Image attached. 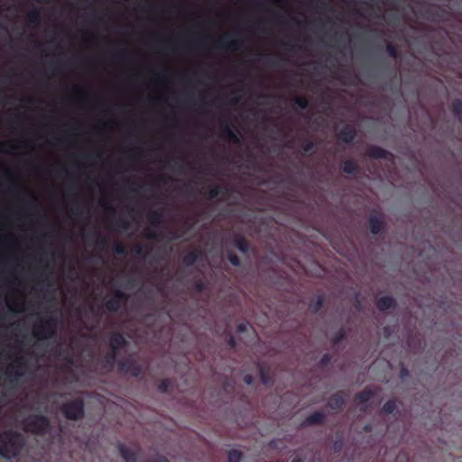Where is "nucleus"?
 <instances>
[{
    "label": "nucleus",
    "mask_w": 462,
    "mask_h": 462,
    "mask_svg": "<svg viewBox=\"0 0 462 462\" xmlns=\"http://www.w3.org/2000/svg\"><path fill=\"white\" fill-rule=\"evenodd\" d=\"M21 448V439L18 435L5 433L0 435V455L5 457L15 456Z\"/></svg>",
    "instance_id": "nucleus-1"
},
{
    "label": "nucleus",
    "mask_w": 462,
    "mask_h": 462,
    "mask_svg": "<svg viewBox=\"0 0 462 462\" xmlns=\"http://www.w3.org/2000/svg\"><path fill=\"white\" fill-rule=\"evenodd\" d=\"M49 427V422L46 418L43 416H31L29 417L24 423V428L26 430L41 434L43 433Z\"/></svg>",
    "instance_id": "nucleus-2"
},
{
    "label": "nucleus",
    "mask_w": 462,
    "mask_h": 462,
    "mask_svg": "<svg viewBox=\"0 0 462 462\" xmlns=\"http://www.w3.org/2000/svg\"><path fill=\"white\" fill-rule=\"evenodd\" d=\"M63 412L69 419L76 420L83 415V402L75 400L63 406Z\"/></svg>",
    "instance_id": "nucleus-3"
},
{
    "label": "nucleus",
    "mask_w": 462,
    "mask_h": 462,
    "mask_svg": "<svg viewBox=\"0 0 462 462\" xmlns=\"http://www.w3.org/2000/svg\"><path fill=\"white\" fill-rule=\"evenodd\" d=\"M216 47L231 51H237L242 47V42L238 39L232 38L229 34H226L217 41Z\"/></svg>",
    "instance_id": "nucleus-4"
},
{
    "label": "nucleus",
    "mask_w": 462,
    "mask_h": 462,
    "mask_svg": "<svg viewBox=\"0 0 462 462\" xmlns=\"http://www.w3.org/2000/svg\"><path fill=\"white\" fill-rule=\"evenodd\" d=\"M117 452L121 455V457L126 462H135L136 461V458H137L136 453L123 445L117 444Z\"/></svg>",
    "instance_id": "nucleus-5"
},
{
    "label": "nucleus",
    "mask_w": 462,
    "mask_h": 462,
    "mask_svg": "<svg viewBox=\"0 0 462 462\" xmlns=\"http://www.w3.org/2000/svg\"><path fill=\"white\" fill-rule=\"evenodd\" d=\"M355 134L356 132L354 127L351 125H346L340 130L338 137L345 143H350L354 139Z\"/></svg>",
    "instance_id": "nucleus-6"
},
{
    "label": "nucleus",
    "mask_w": 462,
    "mask_h": 462,
    "mask_svg": "<svg viewBox=\"0 0 462 462\" xmlns=\"http://www.w3.org/2000/svg\"><path fill=\"white\" fill-rule=\"evenodd\" d=\"M147 218L149 223L156 227L158 226L162 220V211L159 209H152L147 214Z\"/></svg>",
    "instance_id": "nucleus-7"
},
{
    "label": "nucleus",
    "mask_w": 462,
    "mask_h": 462,
    "mask_svg": "<svg viewBox=\"0 0 462 462\" xmlns=\"http://www.w3.org/2000/svg\"><path fill=\"white\" fill-rule=\"evenodd\" d=\"M344 403V396L342 393L334 394L328 401V406L333 409L340 408Z\"/></svg>",
    "instance_id": "nucleus-8"
},
{
    "label": "nucleus",
    "mask_w": 462,
    "mask_h": 462,
    "mask_svg": "<svg viewBox=\"0 0 462 462\" xmlns=\"http://www.w3.org/2000/svg\"><path fill=\"white\" fill-rule=\"evenodd\" d=\"M371 396H372L371 391H367V390L357 394L356 399L358 400V402L360 404V410L366 409L365 402L370 400Z\"/></svg>",
    "instance_id": "nucleus-9"
},
{
    "label": "nucleus",
    "mask_w": 462,
    "mask_h": 462,
    "mask_svg": "<svg viewBox=\"0 0 462 462\" xmlns=\"http://www.w3.org/2000/svg\"><path fill=\"white\" fill-rule=\"evenodd\" d=\"M393 300L391 297L383 296L378 299L377 308L381 310H388L393 305Z\"/></svg>",
    "instance_id": "nucleus-10"
},
{
    "label": "nucleus",
    "mask_w": 462,
    "mask_h": 462,
    "mask_svg": "<svg viewBox=\"0 0 462 462\" xmlns=\"http://www.w3.org/2000/svg\"><path fill=\"white\" fill-rule=\"evenodd\" d=\"M367 154H368V156L373 157V158H383L385 156L386 152L380 147L374 146V147H370L367 150Z\"/></svg>",
    "instance_id": "nucleus-11"
},
{
    "label": "nucleus",
    "mask_w": 462,
    "mask_h": 462,
    "mask_svg": "<svg viewBox=\"0 0 462 462\" xmlns=\"http://www.w3.org/2000/svg\"><path fill=\"white\" fill-rule=\"evenodd\" d=\"M369 228L373 234H378L381 230V222L377 217H371L369 219Z\"/></svg>",
    "instance_id": "nucleus-12"
},
{
    "label": "nucleus",
    "mask_w": 462,
    "mask_h": 462,
    "mask_svg": "<svg viewBox=\"0 0 462 462\" xmlns=\"http://www.w3.org/2000/svg\"><path fill=\"white\" fill-rule=\"evenodd\" d=\"M224 133L226 134V137L233 142L234 143H237L239 142V138L237 134L231 129V127L228 125H226L223 129Z\"/></svg>",
    "instance_id": "nucleus-13"
},
{
    "label": "nucleus",
    "mask_w": 462,
    "mask_h": 462,
    "mask_svg": "<svg viewBox=\"0 0 462 462\" xmlns=\"http://www.w3.org/2000/svg\"><path fill=\"white\" fill-rule=\"evenodd\" d=\"M343 171L348 174L354 173L356 171V164L350 160H346L343 163Z\"/></svg>",
    "instance_id": "nucleus-14"
},
{
    "label": "nucleus",
    "mask_w": 462,
    "mask_h": 462,
    "mask_svg": "<svg viewBox=\"0 0 462 462\" xmlns=\"http://www.w3.org/2000/svg\"><path fill=\"white\" fill-rule=\"evenodd\" d=\"M197 258H198L197 253L192 251V252L188 253L184 256L183 262L186 264L190 265V264H193L197 261Z\"/></svg>",
    "instance_id": "nucleus-15"
},
{
    "label": "nucleus",
    "mask_w": 462,
    "mask_h": 462,
    "mask_svg": "<svg viewBox=\"0 0 462 462\" xmlns=\"http://www.w3.org/2000/svg\"><path fill=\"white\" fill-rule=\"evenodd\" d=\"M323 419V414L320 412H315L307 418V422L310 424L318 423Z\"/></svg>",
    "instance_id": "nucleus-16"
},
{
    "label": "nucleus",
    "mask_w": 462,
    "mask_h": 462,
    "mask_svg": "<svg viewBox=\"0 0 462 462\" xmlns=\"http://www.w3.org/2000/svg\"><path fill=\"white\" fill-rule=\"evenodd\" d=\"M241 453L237 450H232L228 454L229 462H239L241 459Z\"/></svg>",
    "instance_id": "nucleus-17"
},
{
    "label": "nucleus",
    "mask_w": 462,
    "mask_h": 462,
    "mask_svg": "<svg viewBox=\"0 0 462 462\" xmlns=\"http://www.w3.org/2000/svg\"><path fill=\"white\" fill-rule=\"evenodd\" d=\"M395 402L389 401L383 406V411L385 413H392L395 409Z\"/></svg>",
    "instance_id": "nucleus-18"
},
{
    "label": "nucleus",
    "mask_w": 462,
    "mask_h": 462,
    "mask_svg": "<svg viewBox=\"0 0 462 462\" xmlns=\"http://www.w3.org/2000/svg\"><path fill=\"white\" fill-rule=\"evenodd\" d=\"M294 103L301 109H306L308 106V100L304 97H298L295 98Z\"/></svg>",
    "instance_id": "nucleus-19"
},
{
    "label": "nucleus",
    "mask_w": 462,
    "mask_h": 462,
    "mask_svg": "<svg viewBox=\"0 0 462 462\" xmlns=\"http://www.w3.org/2000/svg\"><path fill=\"white\" fill-rule=\"evenodd\" d=\"M116 57H117V63H118L119 60H120L119 39L118 38H117V54H116ZM119 90H120L119 73L117 72V97L119 96ZM119 108H120V105H119V100L117 99V112L119 111Z\"/></svg>",
    "instance_id": "nucleus-20"
},
{
    "label": "nucleus",
    "mask_w": 462,
    "mask_h": 462,
    "mask_svg": "<svg viewBox=\"0 0 462 462\" xmlns=\"http://www.w3.org/2000/svg\"><path fill=\"white\" fill-rule=\"evenodd\" d=\"M452 108L456 115L460 116L462 114V102L459 100L454 101Z\"/></svg>",
    "instance_id": "nucleus-21"
},
{
    "label": "nucleus",
    "mask_w": 462,
    "mask_h": 462,
    "mask_svg": "<svg viewBox=\"0 0 462 462\" xmlns=\"http://www.w3.org/2000/svg\"><path fill=\"white\" fill-rule=\"evenodd\" d=\"M134 152H135L136 157L139 160H142V159H143L145 157V151H144V148L142 145L135 146L134 147Z\"/></svg>",
    "instance_id": "nucleus-22"
},
{
    "label": "nucleus",
    "mask_w": 462,
    "mask_h": 462,
    "mask_svg": "<svg viewBox=\"0 0 462 462\" xmlns=\"http://www.w3.org/2000/svg\"><path fill=\"white\" fill-rule=\"evenodd\" d=\"M51 334H52V331H51V329H48V330H46V331H44V332H42H42L39 330L38 327H37V328H35V335H36L38 337H40V338H48V337H51Z\"/></svg>",
    "instance_id": "nucleus-23"
},
{
    "label": "nucleus",
    "mask_w": 462,
    "mask_h": 462,
    "mask_svg": "<svg viewBox=\"0 0 462 462\" xmlns=\"http://www.w3.org/2000/svg\"><path fill=\"white\" fill-rule=\"evenodd\" d=\"M166 80V77L164 74L162 73H155L152 81L156 84H163Z\"/></svg>",
    "instance_id": "nucleus-24"
},
{
    "label": "nucleus",
    "mask_w": 462,
    "mask_h": 462,
    "mask_svg": "<svg viewBox=\"0 0 462 462\" xmlns=\"http://www.w3.org/2000/svg\"><path fill=\"white\" fill-rule=\"evenodd\" d=\"M322 305V301L320 298H318L316 302L310 305V309L312 311H318Z\"/></svg>",
    "instance_id": "nucleus-25"
},
{
    "label": "nucleus",
    "mask_w": 462,
    "mask_h": 462,
    "mask_svg": "<svg viewBox=\"0 0 462 462\" xmlns=\"http://www.w3.org/2000/svg\"><path fill=\"white\" fill-rule=\"evenodd\" d=\"M219 193V188L218 187H214L212 188L210 190H209V198L210 199H215L217 197Z\"/></svg>",
    "instance_id": "nucleus-26"
},
{
    "label": "nucleus",
    "mask_w": 462,
    "mask_h": 462,
    "mask_svg": "<svg viewBox=\"0 0 462 462\" xmlns=\"http://www.w3.org/2000/svg\"><path fill=\"white\" fill-rule=\"evenodd\" d=\"M116 341H117V349L120 347V346L124 343L125 341V338L124 337L117 332V338H116Z\"/></svg>",
    "instance_id": "nucleus-27"
},
{
    "label": "nucleus",
    "mask_w": 462,
    "mask_h": 462,
    "mask_svg": "<svg viewBox=\"0 0 462 462\" xmlns=\"http://www.w3.org/2000/svg\"><path fill=\"white\" fill-rule=\"evenodd\" d=\"M142 374V368L140 366H135L134 367L133 371H132V374L134 375V376H138L139 374Z\"/></svg>",
    "instance_id": "nucleus-28"
},
{
    "label": "nucleus",
    "mask_w": 462,
    "mask_h": 462,
    "mask_svg": "<svg viewBox=\"0 0 462 462\" xmlns=\"http://www.w3.org/2000/svg\"><path fill=\"white\" fill-rule=\"evenodd\" d=\"M247 328H248L247 324L241 323L238 325L237 329L239 332H245L247 330Z\"/></svg>",
    "instance_id": "nucleus-29"
},
{
    "label": "nucleus",
    "mask_w": 462,
    "mask_h": 462,
    "mask_svg": "<svg viewBox=\"0 0 462 462\" xmlns=\"http://www.w3.org/2000/svg\"><path fill=\"white\" fill-rule=\"evenodd\" d=\"M143 189H144L143 184H135L134 188V189L136 193H140Z\"/></svg>",
    "instance_id": "nucleus-30"
},
{
    "label": "nucleus",
    "mask_w": 462,
    "mask_h": 462,
    "mask_svg": "<svg viewBox=\"0 0 462 462\" xmlns=\"http://www.w3.org/2000/svg\"><path fill=\"white\" fill-rule=\"evenodd\" d=\"M387 51H388V52H389V54H390L391 56H393V57L395 56V54H396V51H395V49H394V47H393V46H392V45H388V47H387Z\"/></svg>",
    "instance_id": "nucleus-31"
},
{
    "label": "nucleus",
    "mask_w": 462,
    "mask_h": 462,
    "mask_svg": "<svg viewBox=\"0 0 462 462\" xmlns=\"http://www.w3.org/2000/svg\"><path fill=\"white\" fill-rule=\"evenodd\" d=\"M230 262L234 265H237L239 263V260L237 256H230L229 258Z\"/></svg>",
    "instance_id": "nucleus-32"
},
{
    "label": "nucleus",
    "mask_w": 462,
    "mask_h": 462,
    "mask_svg": "<svg viewBox=\"0 0 462 462\" xmlns=\"http://www.w3.org/2000/svg\"><path fill=\"white\" fill-rule=\"evenodd\" d=\"M149 462H168V461L162 457H158L155 459L150 460Z\"/></svg>",
    "instance_id": "nucleus-33"
},
{
    "label": "nucleus",
    "mask_w": 462,
    "mask_h": 462,
    "mask_svg": "<svg viewBox=\"0 0 462 462\" xmlns=\"http://www.w3.org/2000/svg\"><path fill=\"white\" fill-rule=\"evenodd\" d=\"M116 250H117V255H119V254L124 253V247L118 242H117Z\"/></svg>",
    "instance_id": "nucleus-34"
},
{
    "label": "nucleus",
    "mask_w": 462,
    "mask_h": 462,
    "mask_svg": "<svg viewBox=\"0 0 462 462\" xmlns=\"http://www.w3.org/2000/svg\"><path fill=\"white\" fill-rule=\"evenodd\" d=\"M244 380L247 384H251L253 383V377L251 375H245Z\"/></svg>",
    "instance_id": "nucleus-35"
},
{
    "label": "nucleus",
    "mask_w": 462,
    "mask_h": 462,
    "mask_svg": "<svg viewBox=\"0 0 462 462\" xmlns=\"http://www.w3.org/2000/svg\"><path fill=\"white\" fill-rule=\"evenodd\" d=\"M116 125H117V132L119 131V126H120V122H119V119L117 118V123H116ZM119 153V143H117V154ZM119 162V159L117 158V163ZM119 173V171L117 170V174Z\"/></svg>",
    "instance_id": "nucleus-36"
},
{
    "label": "nucleus",
    "mask_w": 462,
    "mask_h": 462,
    "mask_svg": "<svg viewBox=\"0 0 462 462\" xmlns=\"http://www.w3.org/2000/svg\"><path fill=\"white\" fill-rule=\"evenodd\" d=\"M312 147H313V143H312L311 142H310V143H308L305 145L304 150H305L306 152H310V151L312 149Z\"/></svg>",
    "instance_id": "nucleus-37"
},
{
    "label": "nucleus",
    "mask_w": 462,
    "mask_h": 462,
    "mask_svg": "<svg viewBox=\"0 0 462 462\" xmlns=\"http://www.w3.org/2000/svg\"><path fill=\"white\" fill-rule=\"evenodd\" d=\"M160 389L162 391H166L167 390V383L166 382H162L160 385Z\"/></svg>",
    "instance_id": "nucleus-38"
},
{
    "label": "nucleus",
    "mask_w": 462,
    "mask_h": 462,
    "mask_svg": "<svg viewBox=\"0 0 462 462\" xmlns=\"http://www.w3.org/2000/svg\"><path fill=\"white\" fill-rule=\"evenodd\" d=\"M239 249L243 252L245 251V247L242 242L239 243Z\"/></svg>",
    "instance_id": "nucleus-39"
},
{
    "label": "nucleus",
    "mask_w": 462,
    "mask_h": 462,
    "mask_svg": "<svg viewBox=\"0 0 462 462\" xmlns=\"http://www.w3.org/2000/svg\"><path fill=\"white\" fill-rule=\"evenodd\" d=\"M116 297H117V300L122 297V292L118 289H117Z\"/></svg>",
    "instance_id": "nucleus-40"
},
{
    "label": "nucleus",
    "mask_w": 462,
    "mask_h": 462,
    "mask_svg": "<svg viewBox=\"0 0 462 462\" xmlns=\"http://www.w3.org/2000/svg\"><path fill=\"white\" fill-rule=\"evenodd\" d=\"M5 143H4V142H1V143H0V150H1V151H4V145H5Z\"/></svg>",
    "instance_id": "nucleus-41"
},
{
    "label": "nucleus",
    "mask_w": 462,
    "mask_h": 462,
    "mask_svg": "<svg viewBox=\"0 0 462 462\" xmlns=\"http://www.w3.org/2000/svg\"><path fill=\"white\" fill-rule=\"evenodd\" d=\"M229 345H230L231 346H235V342H234V339H233V338H230V340H229Z\"/></svg>",
    "instance_id": "nucleus-42"
},
{
    "label": "nucleus",
    "mask_w": 462,
    "mask_h": 462,
    "mask_svg": "<svg viewBox=\"0 0 462 462\" xmlns=\"http://www.w3.org/2000/svg\"><path fill=\"white\" fill-rule=\"evenodd\" d=\"M291 462H302L301 458L296 457Z\"/></svg>",
    "instance_id": "nucleus-43"
},
{
    "label": "nucleus",
    "mask_w": 462,
    "mask_h": 462,
    "mask_svg": "<svg viewBox=\"0 0 462 462\" xmlns=\"http://www.w3.org/2000/svg\"><path fill=\"white\" fill-rule=\"evenodd\" d=\"M341 337H342V336L338 337L336 339V342H335V343H337V342L340 341V340H341Z\"/></svg>",
    "instance_id": "nucleus-44"
},
{
    "label": "nucleus",
    "mask_w": 462,
    "mask_h": 462,
    "mask_svg": "<svg viewBox=\"0 0 462 462\" xmlns=\"http://www.w3.org/2000/svg\"><path fill=\"white\" fill-rule=\"evenodd\" d=\"M404 374H405V370H404V369H402V372H401L402 376H403V375H404Z\"/></svg>",
    "instance_id": "nucleus-45"
},
{
    "label": "nucleus",
    "mask_w": 462,
    "mask_h": 462,
    "mask_svg": "<svg viewBox=\"0 0 462 462\" xmlns=\"http://www.w3.org/2000/svg\"><path fill=\"white\" fill-rule=\"evenodd\" d=\"M111 347H112V349H114V348H115V346H114V343H113V342L111 343Z\"/></svg>",
    "instance_id": "nucleus-46"
},
{
    "label": "nucleus",
    "mask_w": 462,
    "mask_h": 462,
    "mask_svg": "<svg viewBox=\"0 0 462 462\" xmlns=\"http://www.w3.org/2000/svg\"><path fill=\"white\" fill-rule=\"evenodd\" d=\"M116 223H117V226H119V217H117Z\"/></svg>",
    "instance_id": "nucleus-47"
},
{
    "label": "nucleus",
    "mask_w": 462,
    "mask_h": 462,
    "mask_svg": "<svg viewBox=\"0 0 462 462\" xmlns=\"http://www.w3.org/2000/svg\"><path fill=\"white\" fill-rule=\"evenodd\" d=\"M116 365H117V370H118V369H119V366H120V365H119V362H118V361H117V363H116Z\"/></svg>",
    "instance_id": "nucleus-48"
},
{
    "label": "nucleus",
    "mask_w": 462,
    "mask_h": 462,
    "mask_svg": "<svg viewBox=\"0 0 462 462\" xmlns=\"http://www.w3.org/2000/svg\"><path fill=\"white\" fill-rule=\"evenodd\" d=\"M116 17H117V18L119 17V14H118V13H117V14H116Z\"/></svg>",
    "instance_id": "nucleus-49"
},
{
    "label": "nucleus",
    "mask_w": 462,
    "mask_h": 462,
    "mask_svg": "<svg viewBox=\"0 0 462 462\" xmlns=\"http://www.w3.org/2000/svg\"><path fill=\"white\" fill-rule=\"evenodd\" d=\"M116 199H117V201L119 200V197L118 196L116 197Z\"/></svg>",
    "instance_id": "nucleus-50"
}]
</instances>
